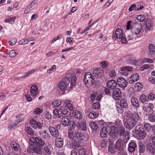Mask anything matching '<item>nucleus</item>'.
Returning a JSON list of instances; mask_svg holds the SVG:
<instances>
[{
	"mask_svg": "<svg viewBox=\"0 0 155 155\" xmlns=\"http://www.w3.org/2000/svg\"><path fill=\"white\" fill-rule=\"evenodd\" d=\"M140 120V117L137 113L134 112L127 116L126 118V127L129 130L133 129Z\"/></svg>",
	"mask_w": 155,
	"mask_h": 155,
	"instance_id": "obj_1",
	"label": "nucleus"
},
{
	"mask_svg": "<svg viewBox=\"0 0 155 155\" xmlns=\"http://www.w3.org/2000/svg\"><path fill=\"white\" fill-rule=\"evenodd\" d=\"M17 54L15 50H12L9 52V56L11 58H13L15 57Z\"/></svg>",
	"mask_w": 155,
	"mask_h": 155,
	"instance_id": "obj_59",
	"label": "nucleus"
},
{
	"mask_svg": "<svg viewBox=\"0 0 155 155\" xmlns=\"http://www.w3.org/2000/svg\"><path fill=\"white\" fill-rule=\"evenodd\" d=\"M136 134L139 137L140 140L143 139L146 136V133L145 130H141L140 131L135 132Z\"/></svg>",
	"mask_w": 155,
	"mask_h": 155,
	"instance_id": "obj_30",
	"label": "nucleus"
},
{
	"mask_svg": "<svg viewBox=\"0 0 155 155\" xmlns=\"http://www.w3.org/2000/svg\"><path fill=\"white\" fill-rule=\"evenodd\" d=\"M42 148L36 146H33L32 150L37 154H40L41 152V149Z\"/></svg>",
	"mask_w": 155,
	"mask_h": 155,
	"instance_id": "obj_34",
	"label": "nucleus"
},
{
	"mask_svg": "<svg viewBox=\"0 0 155 155\" xmlns=\"http://www.w3.org/2000/svg\"><path fill=\"white\" fill-rule=\"evenodd\" d=\"M61 104V102L58 100H55L53 102L52 104L55 107H59Z\"/></svg>",
	"mask_w": 155,
	"mask_h": 155,
	"instance_id": "obj_44",
	"label": "nucleus"
},
{
	"mask_svg": "<svg viewBox=\"0 0 155 155\" xmlns=\"http://www.w3.org/2000/svg\"><path fill=\"white\" fill-rule=\"evenodd\" d=\"M139 78V75L137 73L132 74L131 77L129 78V83L132 84L137 81Z\"/></svg>",
	"mask_w": 155,
	"mask_h": 155,
	"instance_id": "obj_20",
	"label": "nucleus"
},
{
	"mask_svg": "<svg viewBox=\"0 0 155 155\" xmlns=\"http://www.w3.org/2000/svg\"><path fill=\"white\" fill-rule=\"evenodd\" d=\"M134 130L135 132L140 131L141 130H144V129L142 125L139 124L137 125L135 128Z\"/></svg>",
	"mask_w": 155,
	"mask_h": 155,
	"instance_id": "obj_41",
	"label": "nucleus"
},
{
	"mask_svg": "<svg viewBox=\"0 0 155 155\" xmlns=\"http://www.w3.org/2000/svg\"><path fill=\"white\" fill-rule=\"evenodd\" d=\"M124 35L122 30L120 28H117L115 31V35L114 33L113 34L112 38L114 40H116L117 38L119 39L123 37Z\"/></svg>",
	"mask_w": 155,
	"mask_h": 155,
	"instance_id": "obj_15",
	"label": "nucleus"
},
{
	"mask_svg": "<svg viewBox=\"0 0 155 155\" xmlns=\"http://www.w3.org/2000/svg\"><path fill=\"white\" fill-rule=\"evenodd\" d=\"M135 88H137L138 89H140L143 87L142 84L140 83L137 82L134 85Z\"/></svg>",
	"mask_w": 155,
	"mask_h": 155,
	"instance_id": "obj_63",
	"label": "nucleus"
},
{
	"mask_svg": "<svg viewBox=\"0 0 155 155\" xmlns=\"http://www.w3.org/2000/svg\"><path fill=\"white\" fill-rule=\"evenodd\" d=\"M153 104L151 103L149 104L148 105L143 106V109L147 113H152L153 112Z\"/></svg>",
	"mask_w": 155,
	"mask_h": 155,
	"instance_id": "obj_22",
	"label": "nucleus"
},
{
	"mask_svg": "<svg viewBox=\"0 0 155 155\" xmlns=\"http://www.w3.org/2000/svg\"><path fill=\"white\" fill-rule=\"evenodd\" d=\"M60 110L61 113L64 115L67 114L68 112L66 107L64 106L61 107Z\"/></svg>",
	"mask_w": 155,
	"mask_h": 155,
	"instance_id": "obj_46",
	"label": "nucleus"
},
{
	"mask_svg": "<svg viewBox=\"0 0 155 155\" xmlns=\"http://www.w3.org/2000/svg\"><path fill=\"white\" fill-rule=\"evenodd\" d=\"M145 26L148 30H151L152 29V24L150 19H147L146 20Z\"/></svg>",
	"mask_w": 155,
	"mask_h": 155,
	"instance_id": "obj_31",
	"label": "nucleus"
},
{
	"mask_svg": "<svg viewBox=\"0 0 155 155\" xmlns=\"http://www.w3.org/2000/svg\"><path fill=\"white\" fill-rule=\"evenodd\" d=\"M131 104L132 105L135 107H138L140 106V104L138 100L134 97H132L130 99Z\"/></svg>",
	"mask_w": 155,
	"mask_h": 155,
	"instance_id": "obj_23",
	"label": "nucleus"
},
{
	"mask_svg": "<svg viewBox=\"0 0 155 155\" xmlns=\"http://www.w3.org/2000/svg\"><path fill=\"white\" fill-rule=\"evenodd\" d=\"M36 71V70H35V69H33L30 71H28L27 72L25 73V75L24 76H23L21 77V78H24L26 77H27L29 75H30L32 74H33L35 72V71Z\"/></svg>",
	"mask_w": 155,
	"mask_h": 155,
	"instance_id": "obj_52",
	"label": "nucleus"
},
{
	"mask_svg": "<svg viewBox=\"0 0 155 155\" xmlns=\"http://www.w3.org/2000/svg\"><path fill=\"white\" fill-rule=\"evenodd\" d=\"M68 136L69 137L70 139H73V137L74 136L73 135V129L71 128H70L68 129Z\"/></svg>",
	"mask_w": 155,
	"mask_h": 155,
	"instance_id": "obj_56",
	"label": "nucleus"
},
{
	"mask_svg": "<svg viewBox=\"0 0 155 155\" xmlns=\"http://www.w3.org/2000/svg\"><path fill=\"white\" fill-rule=\"evenodd\" d=\"M122 122H119V125L118 126V131L117 132V134L120 136H124L123 139L125 138V135L127 134L128 136L129 137V134L128 132H126L125 131V128L124 127L121 126Z\"/></svg>",
	"mask_w": 155,
	"mask_h": 155,
	"instance_id": "obj_8",
	"label": "nucleus"
},
{
	"mask_svg": "<svg viewBox=\"0 0 155 155\" xmlns=\"http://www.w3.org/2000/svg\"><path fill=\"white\" fill-rule=\"evenodd\" d=\"M140 102L144 103L148 101L147 97L144 95H141L140 96Z\"/></svg>",
	"mask_w": 155,
	"mask_h": 155,
	"instance_id": "obj_37",
	"label": "nucleus"
},
{
	"mask_svg": "<svg viewBox=\"0 0 155 155\" xmlns=\"http://www.w3.org/2000/svg\"><path fill=\"white\" fill-rule=\"evenodd\" d=\"M98 114L97 113L94 112H90L89 115L88 116L91 119H94L98 116Z\"/></svg>",
	"mask_w": 155,
	"mask_h": 155,
	"instance_id": "obj_45",
	"label": "nucleus"
},
{
	"mask_svg": "<svg viewBox=\"0 0 155 155\" xmlns=\"http://www.w3.org/2000/svg\"><path fill=\"white\" fill-rule=\"evenodd\" d=\"M144 127L145 129L147 132L150 131L152 128V126L151 125L148 123H145L144 125Z\"/></svg>",
	"mask_w": 155,
	"mask_h": 155,
	"instance_id": "obj_48",
	"label": "nucleus"
},
{
	"mask_svg": "<svg viewBox=\"0 0 155 155\" xmlns=\"http://www.w3.org/2000/svg\"><path fill=\"white\" fill-rule=\"evenodd\" d=\"M117 84L120 87L125 88L127 86L126 81L122 77H119L117 80Z\"/></svg>",
	"mask_w": 155,
	"mask_h": 155,
	"instance_id": "obj_13",
	"label": "nucleus"
},
{
	"mask_svg": "<svg viewBox=\"0 0 155 155\" xmlns=\"http://www.w3.org/2000/svg\"><path fill=\"white\" fill-rule=\"evenodd\" d=\"M146 152L148 154H154L155 153V147L151 144H148L146 147Z\"/></svg>",
	"mask_w": 155,
	"mask_h": 155,
	"instance_id": "obj_21",
	"label": "nucleus"
},
{
	"mask_svg": "<svg viewBox=\"0 0 155 155\" xmlns=\"http://www.w3.org/2000/svg\"><path fill=\"white\" fill-rule=\"evenodd\" d=\"M61 120L62 124L65 126L68 125L70 123L69 118L67 116L62 117L61 119Z\"/></svg>",
	"mask_w": 155,
	"mask_h": 155,
	"instance_id": "obj_29",
	"label": "nucleus"
},
{
	"mask_svg": "<svg viewBox=\"0 0 155 155\" xmlns=\"http://www.w3.org/2000/svg\"><path fill=\"white\" fill-rule=\"evenodd\" d=\"M28 42V40L26 38H24L21 39L19 41V44L20 45H24L27 44Z\"/></svg>",
	"mask_w": 155,
	"mask_h": 155,
	"instance_id": "obj_53",
	"label": "nucleus"
},
{
	"mask_svg": "<svg viewBox=\"0 0 155 155\" xmlns=\"http://www.w3.org/2000/svg\"><path fill=\"white\" fill-rule=\"evenodd\" d=\"M100 103L98 102L93 103L92 105V107L94 109H98L100 107Z\"/></svg>",
	"mask_w": 155,
	"mask_h": 155,
	"instance_id": "obj_58",
	"label": "nucleus"
},
{
	"mask_svg": "<svg viewBox=\"0 0 155 155\" xmlns=\"http://www.w3.org/2000/svg\"><path fill=\"white\" fill-rule=\"evenodd\" d=\"M58 127L60 128V125H58L57 127L54 128L50 126L49 128V131L51 134L54 137H57L59 135V132L56 128H58Z\"/></svg>",
	"mask_w": 155,
	"mask_h": 155,
	"instance_id": "obj_14",
	"label": "nucleus"
},
{
	"mask_svg": "<svg viewBox=\"0 0 155 155\" xmlns=\"http://www.w3.org/2000/svg\"><path fill=\"white\" fill-rule=\"evenodd\" d=\"M17 40L15 38H12L11 40L9 41V43L10 45H13L15 44Z\"/></svg>",
	"mask_w": 155,
	"mask_h": 155,
	"instance_id": "obj_62",
	"label": "nucleus"
},
{
	"mask_svg": "<svg viewBox=\"0 0 155 155\" xmlns=\"http://www.w3.org/2000/svg\"><path fill=\"white\" fill-rule=\"evenodd\" d=\"M72 114L75 119H74L73 121H80L81 120V119L82 118L83 116L82 113L77 110H74L72 112Z\"/></svg>",
	"mask_w": 155,
	"mask_h": 155,
	"instance_id": "obj_11",
	"label": "nucleus"
},
{
	"mask_svg": "<svg viewBox=\"0 0 155 155\" xmlns=\"http://www.w3.org/2000/svg\"><path fill=\"white\" fill-rule=\"evenodd\" d=\"M38 122L36 120L31 119L30 121V124L31 127L34 129H36V124Z\"/></svg>",
	"mask_w": 155,
	"mask_h": 155,
	"instance_id": "obj_39",
	"label": "nucleus"
},
{
	"mask_svg": "<svg viewBox=\"0 0 155 155\" xmlns=\"http://www.w3.org/2000/svg\"><path fill=\"white\" fill-rule=\"evenodd\" d=\"M15 18L16 17H8L5 19V21L6 23L12 24L14 22Z\"/></svg>",
	"mask_w": 155,
	"mask_h": 155,
	"instance_id": "obj_42",
	"label": "nucleus"
},
{
	"mask_svg": "<svg viewBox=\"0 0 155 155\" xmlns=\"http://www.w3.org/2000/svg\"><path fill=\"white\" fill-rule=\"evenodd\" d=\"M107 130L106 127H103L101 130L100 135L101 137L104 138L106 137L107 134Z\"/></svg>",
	"mask_w": 155,
	"mask_h": 155,
	"instance_id": "obj_32",
	"label": "nucleus"
},
{
	"mask_svg": "<svg viewBox=\"0 0 155 155\" xmlns=\"http://www.w3.org/2000/svg\"><path fill=\"white\" fill-rule=\"evenodd\" d=\"M121 95V92L119 88L114 89L113 92L112 96L115 100H119Z\"/></svg>",
	"mask_w": 155,
	"mask_h": 155,
	"instance_id": "obj_12",
	"label": "nucleus"
},
{
	"mask_svg": "<svg viewBox=\"0 0 155 155\" xmlns=\"http://www.w3.org/2000/svg\"><path fill=\"white\" fill-rule=\"evenodd\" d=\"M67 75L68 77L70 80L71 79V87L70 88H72L74 87L76 85V81L77 80V77L76 76L74 75H73L71 78L69 77L70 75L69 74H67Z\"/></svg>",
	"mask_w": 155,
	"mask_h": 155,
	"instance_id": "obj_27",
	"label": "nucleus"
},
{
	"mask_svg": "<svg viewBox=\"0 0 155 155\" xmlns=\"http://www.w3.org/2000/svg\"><path fill=\"white\" fill-rule=\"evenodd\" d=\"M137 145L136 143L134 142H130L129 144L128 150L130 152H133L137 148Z\"/></svg>",
	"mask_w": 155,
	"mask_h": 155,
	"instance_id": "obj_25",
	"label": "nucleus"
},
{
	"mask_svg": "<svg viewBox=\"0 0 155 155\" xmlns=\"http://www.w3.org/2000/svg\"><path fill=\"white\" fill-rule=\"evenodd\" d=\"M65 103L66 104L65 107H67L68 108V109L70 110H73V107L72 106V104L71 103L70 101L68 100H67L65 101Z\"/></svg>",
	"mask_w": 155,
	"mask_h": 155,
	"instance_id": "obj_40",
	"label": "nucleus"
},
{
	"mask_svg": "<svg viewBox=\"0 0 155 155\" xmlns=\"http://www.w3.org/2000/svg\"><path fill=\"white\" fill-rule=\"evenodd\" d=\"M41 137L43 138H46L48 135V134L47 131L45 130H42L39 132Z\"/></svg>",
	"mask_w": 155,
	"mask_h": 155,
	"instance_id": "obj_38",
	"label": "nucleus"
},
{
	"mask_svg": "<svg viewBox=\"0 0 155 155\" xmlns=\"http://www.w3.org/2000/svg\"><path fill=\"white\" fill-rule=\"evenodd\" d=\"M93 73L96 77L100 78L103 75L104 71L100 68L95 69L93 70Z\"/></svg>",
	"mask_w": 155,
	"mask_h": 155,
	"instance_id": "obj_17",
	"label": "nucleus"
},
{
	"mask_svg": "<svg viewBox=\"0 0 155 155\" xmlns=\"http://www.w3.org/2000/svg\"><path fill=\"white\" fill-rule=\"evenodd\" d=\"M11 146L12 148L15 151H18L20 149L19 145L15 142H12L11 143Z\"/></svg>",
	"mask_w": 155,
	"mask_h": 155,
	"instance_id": "obj_33",
	"label": "nucleus"
},
{
	"mask_svg": "<svg viewBox=\"0 0 155 155\" xmlns=\"http://www.w3.org/2000/svg\"><path fill=\"white\" fill-rule=\"evenodd\" d=\"M78 153L79 155H86V150L84 148H81L79 150Z\"/></svg>",
	"mask_w": 155,
	"mask_h": 155,
	"instance_id": "obj_57",
	"label": "nucleus"
},
{
	"mask_svg": "<svg viewBox=\"0 0 155 155\" xmlns=\"http://www.w3.org/2000/svg\"><path fill=\"white\" fill-rule=\"evenodd\" d=\"M117 83L116 81L113 80L108 81L107 84V87L110 88V89L113 90L116 87Z\"/></svg>",
	"mask_w": 155,
	"mask_h": 155,
	"instance_id": "obj_19",
	"label": "nucleus"
},
{
	"mask_svg": "<svg viewBox=\"0 0 155 155\" xmlns=\"http://www.w3.org/2000/svg\"><path fill=\"white\" fill-rule=\"evenodd\" d=\"M84 137L83 134L81 133H76L73 137L72 140H79L80 141L82 140Z\"/></svg>",
	"mask_w": 155,
	"mask_h": 155,
	"instance_id": "obj_28",
	"label": "nucleus"
},
{
	"mask_svg": "<svg viewBox=\"0 0 155 155\" xmlns=\"http://www.w3.org/2000/svg\"><path fill=\"white\" fill-rule=\"evenodd\" d=\"M74 124L78 126L82 130H87L86 125L85 122L82 121V120L80 121L74 120L72 121Z\"/></svg>",
	"mask_w": 155,
	"mask_h": 155,
	"instance_id": "obj_10",
	"label": "nucleus"
},
{
	"mask_svg": "<svg viewBox=\"0 0 155 155\" xmlns=\"http://www.w3.org/2000/svg\"><path fill=\"white\" fill-rule=\"evenodd\" d=\"M55 145L58 147L61 148L63 145V139L62 138H57L55 140Z\"/></svg>",
	"mask_w": 155,
	"mask_h": 155,
	"instance_id": "obj_24",
	"label": "nucleus"
},
{
	"mask_svg": "<svg viewBox=\"0 0 155 155\" xmlns=\"http://www.w3.org/2000/svg\"><path fill=\"white\" fill-rule=\"evenodd\" d=\"M29 144L33 146H38L39 147H42L45 144V142L40 137H31L29 142Z\"/></svg>",
	"mask_w": 155,
	"mask_h": 155,
	"instance_id": "obj_4",
	"label": "nucleus"
},
{
	"mask_svg": "<svg viewBox=\"0 0 155 155\" xmlns=\"http://www.w3.org/2000/svg\"><path fill=\"white\" fill-rule=\"evenodd\" d=\"M25 130L28 135L31 136L34 135V130L30 127L28 126L25 127Z\"/></svg>",
	"mask_w": 155,
	"mask_h": 155,
	"instance_id": "obj_35",
	"label": "nucleus"
},
{
	"mask_svg": "<svg viewBox=\"0 0 155 155\" xmlns=\"http://www.w3.org/2000/svg\"><path fill=\"white\" fill-rule=\"evenodd\" d=\"M139 150L140 153H143L145 150V146L142 142L139 143Z\"/></svg>",
	"mask_w": 155,
	"mask_h": 155,
	"instance_id": "obj_36",
	"label": "nucleus"
},
{
	"mask_svg": "<svg viewBox=\"0 0 155 155\" xmlns=\"http://www.w3.org/2000/svg\"><path fill=\"white\" fill-rule=\"evenodd\" d=\"M142 26L140 24H136L131 29V31L133 35L136 36L140 35L141 33Z\"/></svg>",
	"mask_w": 155,
	"mask_h": 155,
	"instance_id": "obj_7",
	"label": "nucleus"
},
{
	"mask_svg": "<svg viewBox=\"0 0 155 155\" xmlns=\"http://www.w3.org/2000/svg\"><path fill=\"white\" fill-rule=\"evenodd\" d=\"M117 128V129H118L117 127H116L114 126H111L109 127V130L110 132V135L109 138V141L110 143L112 142L117 139L115 134Z\"/></svg>",
	"mask_w": 155,
	"mask_h": 155,
	"instance_id": "obj_6",
	"label": "nucleus"
},
{
	"mask_svg": "<svg viewBox=\"0 0 155 155\" xmlns=\"http://www.w3.org/2000/svg\"><path fill=\"white\" fill-rule=\"evenodd\" d=\"M108 141L106 139H105L101 141L100 142L101 145L102 147H106L108 144Z\"/></svg>",
	"mask_w": 155,
	"mask_h": 155,
	"instance_id": "obj_50",
	"label": "nucleus"
},
{
	"mask_svg": "<svg viewBox=\"0 0 155 155\" xmlns=\"http://www.w3.org/2000/svg\"><path fill=\"white\" fill-rule=\"evenodd\" d=\"M149 120L151 122H153L155 121V114H150L148 117Z\"/></svg>",
	"mask_w": 155,
	"mask_h": 155,
	"instance_id": "obj_55",
	"label": "nucleus"
},
{
	"mask_svg": "<svg viewBox=\"0 0 155 155\" xmlns=\"http://www.w3.org/2000/svg\"><path fill=\"white\" fill-rule=\"evenodd\" d=\"M145 19V17L144 15H139L137 18V19L140 22H143L144 21Z\"/></svg>",
	"mask_w": 155,
	"mask_h": 155,
	"instance_id": "obj_54",
	"label": "nucleus"
},
{
	"mask_svg": "<svg viewBox=\"0 0 155 155\" xmlns=\"http://www.w3.org/2000/svg\"><path fill=\"white\" fill-rule=\"evenodd\" d=\"M93 77L90 72H87L85 74L83 80L86 86L87 87V85L88 83H91L92 80H93Z\"/></svg>",
	"mask_w": 155,
	"mask_h": 155,
	"instance_id": "obj_9",
	"label": "nucleus"
},
{
	"mask_svg": "<svg viewBox=\"0 0 155 155\" xmlns=\"http://www.w3.org/2000/svg\"><path fill=\"white\" fill-rule=\"evenodd\" d=\"M71 143L72 145V147L74 149H76L78 147L82 146L83 145L82 143L79 140H72Z\"/></svg>",
	"mask_w": 155,
	"mask_h": 155,
	"instance_id": "obj_18",
	"label": "nucleus"
},
{
	"mask_svg": "<svg viewBox=\"0 0 155 155\" xmlns=\"http://www.w3.org/2000/svg\"><path fill=\"white\" fill-rule=\"evenodd\" d=\"M38 93L37 87L36 85H33L31 87L30 93L32 97H34Z\"/></svg>",
	"mask_w": 155,
	"mask_h": 155,
	"instance_id": "obj_26",
	"label": "nucleus"
},
{
	"mask_svg": "<svg viewBox=\"0 0 155 155\" xmlns=\"http://www.w3.org/2000/svg\"><path fill=\"white\" fill-rule=\"evenodd\" d=\"M116 107L117 112L120 114H122L124 111V109H127L128 107L127 100L125 99H122L120 101V104H117Z\"/></svg>",
	"mask_w": 155,
	"mask_h": 155,
	"instance_id": "obj_5",
	"label": "nucleus"
},
{
	"mask_svg": "<svg viewBox=\"0 0 155 155\" xmlns=\"http://www.w3.org/2000/svg\"><path fill=\"white\" fill-rule=\"evenodd\" d=\"M125 138L123 139V140L118 139L116 142L115 148L118 151V155H124L125 154L124 148L126 146V143L130 139V137L127 134L125 135Z\"/></svg>",
	"mask_w": 155,
	"mask_h": 155,
	"instance_id": "obj_2",
	"label": "nucleus"
},
{
	"mask_svg": "<svg viewBox=\"0 0 155 155\" xmlns=\"http://www.w3.org/2000/svg\"><path fill=\"white\" fill-rule=\"evenodd\" d=\"M42 112V110L39 108H36L33 111V113L34 114L39 115Z\"/></svg>",
	"mask_w": 155,
	"mask_h": 155,
	"instance_id": "obj_47",
	"label": "nucleus"
},
{
	"mask_svg": "<svg viewBox=\"0 0 155 155\" xmlns=\"http://www.w3.org/2000/svg\"><path fill=\"white\" fill-rule=\"evenodd\" d=\"M44 150L45 153L48 154H51V151L50 148L46 146L44 148Z\"/></svg>",
	"mask_w": 155,
	"mask_h": 155,
	"instance_id": "obj_64",
	"label": "nucleus"
},
{
	"mask_svg": "<svg viewBox=\"0 0 155 155\" xmlns=\"http://www.w3.org/2000/svg\"><path fill=\"white\" fill-rule=\"evenodd\" d=\"M70 83V79L67 75L62 78L59 83L58 87L62 91L64 92L67 90V88Z\"/></svg>",
	"mask_w": 155,
	"mask_h": 155,
	"instance_id": "obj_3",
	"label": "nucleus"
},
{
	"mask_svg": "<svg viewBox=\"0 0 155 155\" xmlns=\"http://www.w3.org/2000/svg\"><path fill=\"white\" fill-rule=\"evenodd\" d=\"M147 54L150 56L155 54V46L152 44H149L147 51Z\"/></svg>",
	"mask_w": 155,
	"mask_h": 155,
	"instance_id": "obj_16",
	"label": "nucleus"
},
{
	"mask_svg": "<svg viewBox=\"0 0 155 155\" xmlns=\"http://www.w3.org/2000/svg\"><path fill=\"white\" fill-rule=\"evenodd\" d=\"M89 126L91 129L94 130H96L98 128V126L94 122H92L90 123Z\"/></svg>",
	"mask_w": 155,
	"mask_h": 155,
	"instance_id": "obj_43",
	"label": "nucleus"
},
{
	"mask_svg": "<svg viewBox=\"0 0 155 155\" xmlns=\"http://www.w3.org/2000/svg\"><path fill=\"white\" fill-rule=\"evenodd\" d=\"M132 70V68L130 66H125L121 68L120 69V71H124V70H126V71H127L128 72V71H131Z\"/></svg>",
	"mask_w": 155,
	"mask_h": 155,
	"instance_id": "obj_51",
	"label": "nucleus"
},
{
	"mask_svg": "<svg viewBox=\"0 0 155 155\" xmlns=\"http://www.w3.org/2000/svg\"><path fill=\"white\" fill-rule=\"evenodd\" d=\"M112 144V143L109 144L108 146V150L111 153H114L115 152V149L114 147L113 146Z\"/></svg>",
	"mask_w": 155,
	"mask_h": 155,
	"instance_id": "obj_49",
	"label": "nucleus"
},
{
	"mask_svg": "<svg viewBox=\"0 0 155 155\" xmlns=\"http://www.w3.org/2000/svg\"><path fill=\"white\" fill-rule=\"evenodd\" d=\"M44 116L47 119H51V115L48 112L46 111L44 113Z\"/></svg>",
	"mask_w": 155,
	"mask_h": 155,
	"instance_id": "obj_60",
	"label": "nucleus"
},
{
	"mask_svg": "<svg viewBox=\"0 0 155 155\" xmlns=\"http://www.w3.org/2000/svg\"><path fill=\"white\" fill-rule=\"evenodd\" d=\"M149 68V66L148 64H144L140 68L139 70L141 71H143L145 69H148Z\"/></svg>",
	"mask_w": 155,
	"mask_h": 155,
	"instance_id": "obj_61",
	"label": "nucleus"
}]
</instances>
